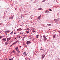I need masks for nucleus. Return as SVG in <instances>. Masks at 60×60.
I'll return each instance as SVG.
<instances>
[{"label":"nucleus","mask_w":60,"mask_h":60,"mask_svg":"<svg viewBox=\"0 0 60 60\" xmlns=\"http://www.w3.org/2000/svg\"><path fill=\"white\" fill-rule=\"evenodd\" d=\"M54 21L55 22H57L58 21V19H55L54 20Z\"/></svg>","instance_id":"f257e3e1"},{"label":"nucleus","mask_w":60,"mask_h":60,"mask_svg":"<svg viewBox=\"0 0 60 60\" xmlns=\"http://www.w3.org/2000/svg\"><path fill=\"white\" fill-rule=\"evenodd\" d=\"M26 53L24 52L23 54V56H26Z\"/></svg>","instance_id":"f03ea898"},{"label":"nucleus","mask_w":60,"mask_h":60,"mask_svg":"<svg viewBox=\"0 0 60 60\" xmlns=\"http://www.w3.org/2000/svg\"><path fill=\"white\" fill-rule=\"evenodd\" d=\"M30 43V41H27L26 42L27 44L28 45L29 44V43Z\"/></svg>","instance_id":"7ed1b4c3"},{"label":"nucleus","mask_w":60,"mask_h":60,"mask_svg":"<svg viewBox=\"0 0 60 60\" xmlns=\"http://www.w3.org/2000/svg\"><path fill=\"white\" fill-rule=\"evenodd\" d=\"M10 32V31H9V30H8L5 31V33H9Z\"/></svg>","instance_id":"20e7f679"},{"label":"nucleus","mask_w":60,"mask_h":60,"mask_svg":"<svg viewBox=\"0 0 60 60\" xmlns=\"http://www.w3.org/2000/svg\"><path fill=\"white\" fill-rule=\"evenodd\" d=\"M44 41H46V40H47V38H46V37L45 36H44Z\"/></svg>","instance_id":"39448f33"},{"label":"nucleus","mask_w":60,"mask_h":60,"mask_svg":"<svg viewBox=\"0 0 60 60\" xmlns=\"http://www.w3.org/2000/svg\"><path fill=\"white\" fill-rule=\"evenodd\" d=\"M2 41H6V39L5 38H3L2 39Z\"/></svg>","instance_id":"423d86ee"},{"label":"nucleus","mask_w":60,"mask_h":60,"mask_svg":"<svg viewBox=\"0 0 60 60\" xmlns=\"http://www.w3.org/2000/svg\"><path fill=\"white\" fill-rule=\"evenodd\" d=\"M44 56H44V54H43L41 57L42 59L43 58H44Z\"/></svg>","instance_id":"0eeeda50"},{"label":"nucleus","mask_w":60,"mask_h":60,"mask_svg":"<svg viewBox=\"0 0 60 60\" xmlns=\"http://www.w3.org/2000/svg\"><path fill=\"white\" fill-rule=\"evenodd\" d=\"M16 51H17V52L18 53H20V51H19V50H17Z\"/></svg>","instance_id":"6e6552de"},{"label":"nucleus","mask_w":60,"mask_h":60,"mask_svg":"<svg viewBox=\"0 0 60 60\" xmlns=\"http://www.w3.org/2000/svg\"><path fill=\"white\" fill-rule=\"evenodd\" d=\"M8 44V43L7 42H6L5 43V44L6 45H7Z\"/></svg>","instance_id":"1a4fd4ad"},{"label":"nucleus","mask_w":60,"mask_h":60,"mask_svg":"<svg viewBox=\"0 0 60 60\" xmlns=\"http://www.w3.org/2000/svg\"><path fill=\"white\" fill-rule=\"evenodd\" d=\"M39 10H40L41 11H43V9H42V8H39L38 9Z\"/></svg>","instance_id":"9d476101"},{"label":"nucleus","mask_w":60,"mask_h":60,"mask_svg":"<svg viewBox=\"0 0 60 60\" xmlns=\"http://www.w3.org/2000/svg\"><path fill=\"white\" fill-rule=\"evenodd\" d=\"M13 17H10L9 19H13Z\"/></svg>","instance_id":"9b49d317"},{"label":"nucleus","mask_w":60,"mask_h":60,"mask_svg":"<svg viewBox=\"0 0 60 60\" xmlns=\"http://www.w3.org/2000/svg\"><path fill=\"white\" fill-rule=\"evenodd\" d=\"M55 37H56V35H54L53 36V38L54 39V38H55Z\"/></svg>","instance_id":"f8f14e48"},{"label":"nucleus","mask_w":60,"mask_h":60,"mask_svg":"<svg viewBox=\"0 0 60 60\" xmlns=\"http://www.w3.org/2000/svg\"><path fill=\"white\" fill-rule=\"evenodd\" d=\"M25 37H24L23 38V39H22L23 41H24V39H25Z\"/></svg>","instance_id":"ddd939ff"},{"label":"nucleus","mask_w":60,"mask_h":60,"mask_svg":"<svg viewBox=\"0 0 60 60\" xmlns=\"http://www.w3.org/2000/svg\"><path fill=\"white\" fill-rule=\"evenodd\" d=\"M15 52L14 51H13L12 52V53H15Z\"/></svg>","instance_id":"4468645a"},{"label":"nucleus","mask_w":60,"mask_h":60,"mask_svg":"<svg viewBox=\"0 0 60 60\" xmlns=\"http://www.w3.org/2000/svg\"><path fill=\"white\" fill-rule=\"evenodd\" d=\"M10 40L9 39V38H8L7 39V41H9Z\"/></svg>","instance_id":"2eb2a0df"},{"label":"nucleus","mask_w":60,"mask_h":60,"mask_svg":"<svg viewBox=\"0 0 60 60\" xmlns=\"http://www.w3.org/2000/svg\"><path fill=\"white\" fill-rule=\"evenodd\" d=\"M19 41V40H17L15 42L16 43L17 42H18Z\"/></svg>","instance_id":"dca6fc26"},{"label":"nucleus","mask_w":60,"mask_h":60,"mask_svg":"<svg viewBox=\"0 0 60 60\" xmlns=\"http://www.w3.org/2000/svg\"><path fill=\"white\" fill-rule=\"evenodd\" d=\"M18 48H19V47H17L15 49H16V50H18V49H18Z\"/></svg>","instance_id":"f3484780"},{"label":"nucleus","mask_w":60,"mask_h":60,"mask_svg":"<svg viewBox=\"0 0 60 60\" xmlns=\"http://www.w3.org/2000/svg\"><path fill=\"white\" fill-rule=\"evenodd\" d=\"M49 10L50 11H52V10H51V9H49Z\"/></svg>","instance_id":"a211bd4d"},{"label":"nucleus","mask_w":60,"mask_h":60,"mask_svg":"<svg viewBox=\"0 0 60 60\" xmlns=\"http://www.w3.org/2000/svg\"><path fill=\"white\" fill-rule=\"evenodd\" d=\"M48 25H49V26H51L52 25L51 24H48Z\"/></svg>","instance_id":"6ab92c4d"},{"label":"nucleus","mask_w":60,"mask_h":60,"mask_svg":"<svg viewBox=\"0 0 60 60\" xmlns=\"http://www.w3.org/2000/svg\"><path fill=\"white\" fill-rule=\"evenodd\" d=\"M38 17H39V18H41V15H40V16H39Z\"/></svg>","instance_id":"aec40b11"},{"label":"nucleus","mask_w":60,"mask_h":60,"mask_svg":"<svg viewBox=\"0 0 60 60\" xmlns=\"http://www.w3.org/2000/svg\"><path fill=\"white\" fill-rule=\"evenodd\" d=\"M9 60H13V58H11L9 59Z\"/></svg>","instance_id":"412c9836"},{"label":"nucleus","mask_w":60,"mask_h":60,"mask_svg":"<svg viewBox=\"0 0 60 60\" xmlns=\"http://www.w3.org/2000/svg\"><path fill=\"white\" fill-rule=\"evenodd\" d=\"M38 36H39V35H37L36 36V37H37V38H38Z\"/></svg>","instance_id":"4be33fe9"},{"label":"nucleus","mask_w":60,"mask_h":60,"mask_svg":"<svg viewBox=\"0 0 60 60\" xmlns=\"http://www.w3.org/2000/svg\"><path fill=\"white\" fill-rule=\"evenodd\" d=\"M19 29H17V31H19Z\"/></svg>","instance_id":"5701e85b"},{"label":"nucleus","mask_w":60,"mask_h":60,"mask_svg":"<svg viewBox=\"0 0 60 60\" xmlns=\"http://www.w3.org/2000/svg\"><path fill=\"white\" fill-rule=\"evenodd\" d=\"M16 42L14 43H13L12 44V45H13V44H16Z\"/></svg>","instance_id":"b1692460"},{"label":"nucleus","mask_w":60,"mask_h":60,"mask_svg":"<svg viewBox=\"0 0 60 60\" xmlns=\"http://www.w3.org/2000/svg\"><path fill=\"white\" fill-rule=\"evenodd\" d=\"M26 32L27 33H29V31H26Z\"/></svg>","instance_id":"393cba45"},{"label":"nucleus","mask_w":60,"mask_h":60,"mask_svg":"<svg viewBox=\"0 0 60 60\" xmlns=\"http://www.w3.org/2000/svg\"><path fill=\"white\" fill-rule=\"evenodd\" d=\"M8 38L9 39V40H11V37H10L9 38Z\"/></svg>","instance_id":"a878e982"},{"label":"nucleus","mask_w":60,"mask_h":60,"mask_svg":"<svg viewBox=\"0 0 60 60\" xmlns=\"http://www.w3.org/2000/svg\"><path fill=\"white\" fill-rule=\"evenodd\" d=\"M21 18L22 19V17H23V15H21Z\"/></svg>","instance_id":"bb28decb"},{"label":"nucleus","mask_w":60,"mask_h":60,"mask_svg":"<svg viewBox=\"0 0 60 60\" xmlns=\"http://www.w3.org/2000/svg\"><path fill=\"white\" fill-rule=\"evenodd\" d=\"M38 19H40V18L38 17Z\"/></svg>","instance_id":"cd10ccee"},{"label":"nucleus","mask_w":60,"mask_h":60,"mask_svg":"<svg viewBox=\"0 0 60 60\" xmlns=\"http://www.w3.org/2000/svg\"><path fill=\"white\" fill-rule=\"evenodd\" d=\"M0 39H2V36H0Z\"/></svg>","instance_id":"c85d7f7f"},{"label":"nucleus","mask_w":60,"mask_h":60,"mask_svg":"<svg viewBox=\"0 0 60 60\" xmlns=\"http://www.w3.org/2000/svg\"><path fill=\"white\" fill-rule=\"evenodd\" d=\"M10 34H12V32H11L10 33Z\"/></svg>","instance_id":"c756f323"},{"label":"nucleus","mask_w":60,"mask_h":60,"mask_svg":"<svg viewBox=\"0 0 60 60\" xmlns=\"http://www.w3.org/2000/svg\"><path fill=\"white\" fill-rule=\"evenodd\" d=\"M45 0H44L42 1V2H45Z\"/></svg>","instance_id":"7c9ffc66"},{"label":"nucleus","mask_w":60,"mask_h":60,"mask_svg":"<svg viewBox=\"0 0 60 60\" xmlns=\"http://www.w3.org/2000/svg\"><path fill=\"white\" fill-rule=\"evenodd\" d=\"M18 38H20V36H19L18 37Z\"/></svg>","instance_id":"2f4dec72"},{"label":"nucleus","mask_w":60,"mask_h":60,"mask_svg":"<svg viewBox=\"0 0 60 60\" xmlns=\"http://www.w3.org/2000/svg\"><path fill=\"white\" fill-rule=\"evenodd\" d=\"M23 34V33H20V34Z\"/></svg>","instance_id":"473e14b6"},{"label":"nucleus","mask_w":60,"mask_h":60,"mask_svg":"<svg viewBox=\"0 0 60 60\" xmlns=\"http://www.w3.org/2000/svg\"><path fill=\"white\" fill-rule=\"evenodd\" d=\"M47 12V11H45V13H47V12Z\"/></svg>","instance_id":"72a5a7b5"},{"label":"nucleus","mask_w":60,"mask_h":60,"mask_svg":"<svg viewBox=\"0 0 60 60\" xmlns=\"http://www.w3.org/2000/svg\"><path fill=\"white\" fill-rule=\"evenodd\" d=\"M40 50H43V49H41Z\"/></svg>","instance_id":"f704fd0d"},{"label":"nucleus","mask_w":60,"mask_h":60,"mask_svg":"<svg viewBox=\"0 0 60 60\" xmlns=\"http://www.w3.org/2000/svg\"><path fill=\"white\" fill-rule=\"evenodd\" d=\"M5 34H6V35H7V33H5Z\"/></svg>","instance_id":"c9c22d12"},{"label":"nucleus","mask_w":60,"mask_h":60,"mask_svg":"<svg viewBox=\"0 0 60 60\" xmlns=\"http://www.w3.org/2000/svg\"><path fill=\"white\" fill-rule=\"evenodd\" d=\"M23 45H25V44H23Z\"/></svg>","instance_id":"e433bc0d"},{"label":"nucleus","mask_w":60,"mask_h":60,"mask_svg":"<svg viewBox=\"0 0 60 60\" xmlns=\"http://www.w3.org/2000/svg\"><path fill=\"white\" fill-rule=\"evenodd\" d=\"M12 34L13 33V31H12Z\"/></svg>","instance_id":"4c0bfd02"},{"label":"nucleus","mask_w":60,"mask_h":60,"mask_svg":"<svg viewBox=\"0 0 60 60\" xmlns=\"http://www.w3.org/2000/svg\"><path fill=\"white\" fill-rule=\"evenodd\" d=\"M12 45H11V46L10 47H12Z\"/></svg>","instance_id":"58836bf2"},{"label":"nucleus","mask_w":60,"mask_h":60,"mask_svg":"<svg viewBox=\"0 0 60 60\" xmlns=\"http://www.w3.org/2000/svg\"><path fill=\"white\" fill-rule=\"evenodd\" d=\"M34 32H35V31H33Z\"/></svg>","instance_id":"ea45409f"},{"label":"nucleus","mask_w":60,"mask_h":60,"mask_svg":"<svg viewBox=\"0 0 60 60\" xmlns=\"http://www.w3.org/2000/svg\"><path fill=\"white\" fill-rule=\"evenodd\" d=\"M19 31H20V29H19Z\"/></svg>","instance_id":"a19ab883"},{"label":"nucleus","mask_w":60,"mask_h":60,"mask_svg":"<svg viewBox=\"0 0 60 60\" xmlns=\"http://www.w3.org/2000/svg\"><path fill=\"white\" fill-rule=\"evenodd\" d=\"M58 32H59V33H60V31H58Z\"/></svg>","instance_id":"79ce46f5"},{"label":"nucleus","mask_w":60,"mask_h":60,"mask_svg":"<svg viewBox=\"0 0 60 60\" xmlns=\"http://www.w3.org/2000/svg\"><path fill=\"white\" fill-rule=\"evenodd\" d=\"M20 48H21V46H20V47H19Z\"/></svg>","instance_id":"37998d69"},{"label":"nucleus","mask_w":60,"mask_h":60,"mask_svg":"<svg viewBox=\"0 0 60 60\" xmlns=\"http://www.w3.org/2000/svg\"><path fill=\"white\" fill-rule=\"evenodd\" d=\"M6 60H7V59L6 58Z\"/></svg>","instance_id":"c03bdc74"},{"label":"nucleus","mask_w":60,"mask_h":60,"mask_svg":"<svg viewBox=\"0 0 60 60\" xmlns=\"http://www.w3.org/2000/svg\"><path fill=\"white\" fill-rule=\"evenodd\" d=\"M14 34H16V33H14Z\"/></svg>","instance_id":"a18cd8bd"},{"label":"nucleus","mask_w":60,"mask_h":60,"mask_svg":"<svg viewBox=\"0 0 60 60\" xmlns=\"http://www.w3.org/2000/svg\"><path fill=\"white\" fill-rule=\"evenodd\" d=\"M16 39V38L14 39V40H15Z\"/></svg>","instance_id":"49530a36"},{"label":"nucleus","mask_w":60,"mask_h":60,"mask_svg":"<svg viewBox=\"0 0 60 60\" xmlns=\"http://www.w3.org/2000/svg\"><path fill=\"white\" fill-rule=\"evenodd\" d=\"M27 30H28V28H27Z\"/></svg>","instance_id":"de8ad7c7"},{"label":"nucleus","mask_w":60,"mask_h":60,"mask_svg":"<svg viewBox=\"0 0 60 60\" xmlns=\"http://www.w3.org/2000/svg\"><path fill=\"white\" fill-rule=\"evenodd\" d=\"M4 60H6L5 59H4Z\"/></svg>","instance_id":"09e8293b"},{"label":"nucleus","mask_w":60,"mask_h":60,"mask_svg":"<svg viewBox=\"0 0 60 60\" xmlns=\"http://www.w3.org/2000/svg\"><path fill=\"white\" fill-rule=\"evenodd\" d=\"M26 47H27V46H26Z\"/></svg>","instance_id":"8fccbe9b"},{"label":"nucleus","mask_w":60,"mask_h":60,"mask_svg":"<svg viewBox=\"0 0 60 60\" xmlns=\"http://www.w3.org/2000/svg\"><path fill=\"white\" fill-rule=\"evenodd\" d=\"M0 25H1V24H0Z\"/></svg>","instance_id":"3c124183"},{"label":"nucleus","mask_w":60,"mask_h":60,"mask_svg":"<svg viewBox=\"0 0 60 60\" xmlns=\"http://www.w3.org/2000/svg\"><path fill=\"white\" fill-rule=\"evenodd\" d=\"M45 56V55H44V56Z\"/></svg>","instance_id":"603ef678"}]
</instances>
